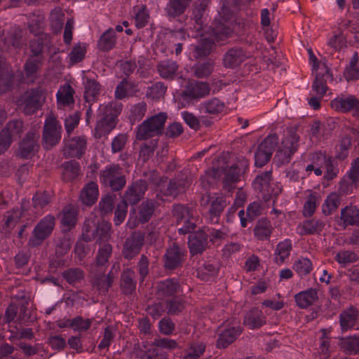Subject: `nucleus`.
I'll return each instance as SVG.
<instances>
[{
    "instance_id": "nucleus-2",
    "label": "nucleus",
    "mask_w": 359,
    "mask_h": 359,
    "mask_svg": "<svg viewBox=\"0 0 359 359\" xmlns=\"http://www.w3.org/2000/svg\"><path fill=\"white\" fill-rule=\"evenodd\" d=\"M167 118L166 113L160 112L144 120L137 127V140H146L161 135L164 133V126Z\"/></svg>"
},
{
    "instance_id": "nucleus-8",
    "label": "nucleus",
    "mask_w": 359,
    "mask_h": 359,
    "mask_svg": "<svg viewBox=\"0 0 359 359\" xmlns=\"http://www.w3.org/2000/svg\"><path fill=\"white\" fill-rule=\"evenodd\" d=\"M278 143V137L276 134L268 135L259 145L255 154V165L262 167L271 159Z\"/></svg>"
},
{
    "instance_id": "nucleus-11",
    "label": "nucleus",
    "mask_w": 359,
    "mask_h": 359,
    "mask_svg": "<svg viewBox=\"0 0 359 359\" xmlns=\"http://www.w3.org/2000/svg\"><path fill=\"white\" fill-rule=\"evenodd\" d=\"M39 135L35 131L30 130L20 142L17 150V156L22 158H29L37 152L39 144L38 140Z\"/></svg>"
},
{
    "instance_id": "nucleus-18",
    "label": "nucleus",
    "mask_w": 359,
    "mask_h": 359,
    "mask_svg": "<svg viewBox=\"0 0 359 359\" xmlns=\"http://www.w3.org/2000/svg\"><path fill=\"white\" fill-rule=\"evenodd\" d=\"M22 35L19 31L8 33L6 36L0 41V49L2 52L15 53L22 46Z\"/></svg>"
},
{
    "instance_id": "nucleus-13",
    "label": "nucleus",
    "mask_w": 359,
    "mask_h": 359,
    "mask_svg": "<svg viewBox=\"0 0 359 359\" xmlns=\"http://www.w3.org/2000/svg\"><path fill=\"white\" fill-rule=\"evenodd\" d=\"M144 242V236L140 232H133L123 244L122 254L124 258L130 260L137 256Z\"/></svg>"
},
{
    "instance_id": "nucleus-25",
    "label": "nucleus",
    "mask_w": 359,
    "mask_h": 359,
    "mask_svg": "<svg viewBox=\"0 0 359 359\" xmlns=\"http://www.w3.org/2000/svg\"><path fill=\"white\" fill-rule=\"evenodd\" d=\"M358 310L353 306H349L344 310L339 315V323L341 330L345 332L352 329L358 322Z\"/></svg>"
},
{
    "instance_id": "nucleus-39",
    "label": "nucleus",
    "mask_w": 359,
    "mask_h": 359,
    "mask_svg": "<svg viewBox=\"0 0 359 359\" xmlns=\"http://www.w3.org/2000/svg\"><path fill=\"white\" fill-rule=\"evenodd\" d=\"M156 209V202L153 200H147L138 207L139 222L144 224L149 221Z\"/></svg>"
},
{
    "instance_id": "nucleus-47",
    "label": "nucleus",
    "mask_w": 359,
    "mask_h": 359,
    "mask_svg": "<svg viewBox=\"0 0 359 359\" xmlns=\"http://www.w3.org/2000/svg\"><path fill=\"white\" fill-rule=\"evenodd\" d=\"M339 346L347 353L359 352V336L343 337L340 339Z\"/></svg>"
},
{
    "instance_id": "nucleus-36",
    "label": "nucleus",
    "mask_w": 359,
    "mask_h": 359,
    "mask_svg": "<svg viewBox=\"0 0 359 359\" xmlns=\"http://www.w3.org/2000/svg\"><path fill=\"white\" fill-rule=\"evenodd\" d=\"M255 188H260L263 193V198L268 201L273 196H277L280 191L277 183L275 181H255Z\"/></svg>"
},
{
    "instance_id": "nucleus-7",
    "label": "nucleus",
    "mask_w": 359,
    "mask_h": 359,
    "mask_svg": "<svg viewBox=\"0 0 359 359\" xmlns=\"http://www.w3.org/2000/svg\"><path fill=\"white\" fill-rule=\"evenodd\" d=\"M43 90L41 88H32L27 90L18 100L19 106L26 115H31L37 111L41 107L43 99Z\"/></svg>"
},
{
    "instance_id": "nucleus-21",
    "label": "nucleus",
    "mask_w": 359,
    "mask_h": 359,
    "mask_svg": "<svg viewBox=\"0 0 359 359\" xmlns=\"http://www.w3.org/2000/svg\"><path fill=\"white\" fill-rule=\"evenodd\" d=\"M242 329L240 325H235L224 329L219 335L217 341L218 348H225L232 344L241 334Z\"/></svg>"
},
{
    "instance_id": "nucleus-59",
    "label": "nucleus",
    "mask_w": 359,
    "mask_h": 359,
    "mask_svg": "<svg viewBox=\"0 0 359 359\" xmlns=\"http://www.w3.org/2000/svg\"><path fill=\"white\" fill-rule=\"evenodd\" d=\"M128 138L129 136L126 133H119L114 137L111 144V153L116 154L121 152L128 142Z\"/></svg>"
},
{
    "instance_id": "nucleus-34",
    "label": "nucleus",
    "mask_w": 359,
    "mask_h": 359,
    "mask_svg": "<svg viewBox=\"0 0 359 359\" xmlns=\"http://www.w3.org/2000/svg\"><path fill=\"white\" fill-rule=\"evenodd\" d=\"M163 266L165 269L172 270L180 264V248L176 242L167 249L163 257Z\"/></svg>"
},
{
    "instance_id": "nucleus-6",
    "label": "nucleus",
    "mask_w": 359,
    "mask_h": 359,
    "mask_svg": "<svg viewBox=\"0 0 359 359\" xmlns=\"http://www.w3.org/2000/svg\"><path fill=\"white\" fill-rule=\"evenodd\" d=\"M311 161L315 162L316 165L320 166L323 170L324 180H334L337 177L339 168L333 156L325 151H318L311 154Z\"/></svg>"
},
{
    "instance_id": "nucleus-37",
    "label": "nucleus",
    "mask_w": 359,
    "mask_h": 359,
    "mask_svg": "<svg viewBox=\"0 0 359 359\" xmlns=\"http://www.w3.org/2000/svg\"><path fill=\"white\" fill-rule=\"evenodd\" d=\"M292 250V242L286 239L280 242L277 245L274 253V260L276 264H282L288 259Z\"/></svg>"
},
{
    "instance_id": "nucleus-53",
    "label": "nucleus",
    "mask_w": 359,
    "mask_h": 359,
    "mask_svg": "<svg viewBox=\"0 0 359 359\" xmlns=\"http://www.w3.org/2000/svg\"><path fill=\"white\" fill-rule=\"evenodd\" d=\"M74 90L70 85L65 86L57 93V104L59 106H67L74 102Z\"/></svg>"
},
{
    "instance_id": "nucleus-19",
    "label": "nucleus",
    "mask_w": 359,
    "mask_h": 359,
    "mask_svg": "<svg viewBox=\"0 0 359 359\" xmlns=\"http://www.w3.org/2000/svg\"><path fill=\"white\" fill-rule=\"evenodd\" d=\"M297 306L302 309H306L313 305L318 300V290L309 288L297 293L294 296Z\"/></svg>"
},
{
    "instance_id": "nucleus-44",
    "label": "nucleus",
    "mask_w": 359,
    "mask_h": 359,
    "mask_svg": "<svg viewBox=\"0 0 359 359\" xmlns=\"http://www.w3.org/2000/svg\"><path fill=\"white\" fill-rule=\"evenodd\" d=\"M116 41L115 32L112 29H109L100 36L97 46L100 50L109 51L114 47Z\"/></svg>"
},
{
    "instance_id": "nucleus-54",
    "label": "nucleus",
    "mask_w": 359,
    "mask_h": 359,
    "mask_svg": "<svg viewBox=\"0 0 359 359\" xmlns=\"http://www.w3.org/2000/svg\"><path fill=\"white\" fill-rule=\"evenodd\" d=\"M299 136L292 130H290L281 142V147L289 149L292 152L295 153L299 147Z\"/></svg>"
},
{
    "instance_id": "nucleus-1",
    "label": "nucleus",
    "mask_w": 359,
    "mask_h": 359,
    "mask_svg": "<svg viewBox=\"0 0 359 359\" xmlns=\"http://www.w3.org/2000/svg\"><path fill=\"white\" fill-rule=\"evenodd\" d=\"M122 109L123 104L116 100L100 105L94 132L95 138L100 139L107 136L116 128Z\"/></svg>"
},
{
    "instance_id": "nucleus-62",
    "label": "nucleus",
    "mask_w": 359,
    "mask_h": 359,
    "mask_svg": "<svg viewBox=\"0 0 359 359\" xmlns=\"http://www.w3.org/2000/svg\"><path fill=\"white\" fill-rule=\"evenodd\" d=\"M205 350V346L203 343H193L186 351L183 359H198Z\"/></svg>"
},
{
    "instance_id": "nucleus-45",
    "label": "nucleus",
    "mask_w": 359,
    "mask_h": 359,
    "mask_svg": "<svg viewBox=\"0 0 359 359\" xmlns=\"http://www.w3.org/2000/svg\"><path fill=\"white\" fill-rule=\"evenodd\" d=\"M215 40L217 41H224L231 36L233 29L229 22L219 21L215 23L212 28Z\"/></svg>"
},
{
    "instance_id": "nucleus-3",
    "label": "nucleus",
    "mask_w": 359,
    "mask_h": 359,
    "mask_svg": "<svg viewBox=\"0 0 359 359\" xmlns=\"http://www.w3.org/2000/svg\"><path fill=\"white\" fill-rule=\"evenodd\" d=\"M248 161L244 158L237 161L228 168L215 167V165L206 170V180H217L222 177L223 180H239L245 177V172L248 169Z\"/></svg>"
},
{
    "instance_id": "nucleus-57",
    "label": "nucleus",
    "mask_w": 359,
    "mask_h": 359,
    "mask_svg": "<svg viewBox=\"0 0 359 359\" xmlns=\"http://www.w3.org/2000/svg\"><path fill=\"white\" fill-rule=\"evenodd\" d=\"M205 112L217 114L222 112L224 108V104L217 98H212L202 104Z\"/></svg>"
},
{
    "instance_id": "nucleus-16",
    "label": "nucleus",
    "mask_w": 359,
    "mask_h": 359,
    "mask_svg": "<svg viewBox=\"0 0 359 359\" xmlns=\"http://www.w3.org/2000/svg\"><path fill=\"white\" fill-rule=\"evenodd\" d=\"M325 226V222L321 219L312 218L299 223L297 233L301 236L320 233Z\"/></svg>"
},
{
    "instance_id": "nucleus-22",
    "label": "nucleus",
    "mask_w": 359,
    "mask_h": 359,
    "mask_svg": "<svg viewBox=\"0 0 359 359\" xmlns=\"http://www.w3.org/2000/svg\"><path fill=\"white\" fill-rule=\"evenodd\" d=\"M322 70L323 72L317 73L312 84V89L320 97H323L327 90V81L333 80L332 74L326 65H324Z\"/></svg>"
},
{
    "instance_id": "nucleus-4",
    "label": "nucleus",
    "mask_w": 359,
    "mask_h": 359,
    "mask_svg": "<svg viewBox=\"0 0 359 359\" xmlns=\"http://www.w3.org/2000/svg\"><path fill=\"white\" fill-rule=\"evenodd\" d=\"M226 197L219 194H205L200 200L201 206L208 210V219L212 223H217L225 208L229 205Z\"/></svg>"
},
{
    "instance_id": "nucleus-15",
    "label": "nucleus",
    "mask_w": 359,
    "mask_h": 359,
    "mask_svg": "<svg viewBox=\"0 0 359 359\" xmlns=\"http://www.w3.org/2000/svg\"><path fill=\"white\" fill-rule=\"evenodd\" d=\"M112 254V246L109 243H104L100 245L93 264L90 265V269L94 271H106L109 264V259Z\"/></svg>"
},
{
    "instance_id": "nucleus-42",
    "label": "nucleus",
    "mask_w": 359,
    "mask_h": 359,
    "mask_svg": "<svg viewBox=\"0 0 359 359\" xmlns=\"http://www.w3.org/2000/svg\"><path fill=\"white\" fill-rule=\"evenodd\" d=\"M358 60V53L355 52L344 72V76L347 81L359 79Z\"/></svg>"
},
{
    "instance_id": "nucleus-30",
    "label": "nucleus",
    "mask_w": 359,
    "mask_h": 359,
    "mask_svg": "<svg viewBox=\"0 0 359 359\" xmlns=\"http://www.w3.org/2000/svg\"><path fill=\"white\" fill-rule=\"evenodd\" d=\"M13 82V74L4 57L0 56V91H7Z\"/></svg>"
},
{
    "instance_id": "nucleus-56",
    "label": "nucleus",
    "mask_w": 359,
    "mask_h": 359,
    "mask_svg": "<svg viewBox=\"0 0 359 359\" xmlns=\"http://www.w3.org/2000/svg\"><path fill=\"white\" fill-rule=\"evenodd\" d=\"M133 11L135 14V26L138 28H142L147 25L149 20V13L145 6H141L140 7H134Z\"/></svg>"
},
{
    "instance_id": "nucleus-48",
    "label": "nucleus",
    "mask_w": 359,
    "mask_h": 359,
    "mask_svg": "<svg viewBox=\"0 0 359 359\" xmlns=\"http://www.w3.org/2000/svg\"><path fill=\"white\" fill-rule=\"evenodd\" d=\"M111 225L109 222L102 220L96 226L95 238L102 245V242L107 241L111 238Z\"/></svg>"
},
{
    "instance_id": "nucleus-49",
    "label": "nucleus",
    "mask_w": 359,
    "mask_h": 359,
    "mask_svg": "<svg viewBox=\"0 0 359 359\" xmlns=\"http://www.w3.org/2000/svg\"><path fill=\"white\" fill-rule=\"evenodd\" d=\"M177 69V62L170 60L162 61L158 65V71L165 79H172Z\"/></svg>"
},
{
    "instance_id": "nucleus-9",
    "label": "nucleus",
    "mask_w": 359,
    "mask_h": 359,
    "mask_svg": "<svg viewBox=\"0 0 359 359\" xmlns=\"http://www.w3.org/2000/svg\"><path fill=\"white\" fill-rule=\"evenodd\" d=\"M62 127L55 118L46 120L43 131V147L46 150L51 149L61 140Z\"/></svg>"
},
{
    "instance_id": "nucleus-5",
    "label": "nucleus",
    "mask_w": 359,
    "mask_h": 359,
    "mask_svg": "<svg viewBox=\"0 0 359 359\" xmlns=\"http://www.w3.org/2000/svg\"><path fill=\"white\" fill-rule=\"evenodd\" d=\"M55 225V217L48 215L36 224L33 229L32 236L28 241V246L38 247L43 243L51 234Z\"/></svg>"
},
{
    "instance_id": "nucleus-63",
    "label": "nucleus",
    "mask_w": 359,
    "mask_h": 359,
    "mask_svg": "<svg viewBox=\"0 0 359 359\" xmlns=\"http://www.w3.org/2000/svg\"><path fill=\"white\" fill-rule=\"evenodd\" d=\"M217 273V269L216 266L210 262L204 263L198 271V276L203 280H208L211 277L215 276Z\"/></svg>"
},
{
    "instance_id": "nucleus-64",
    "label": "nucleus",
    "mask_w": 359,
    "mask_h": 359,
    "mask_svg": "<svg viewBox=\"0 0 359 359\" xmlns=\"http://www.w3.org/2000/svg\"><path fill=\"white\" fill-rule=\"evenodd\" d=\"M166 91V87L163 83L156 82L148 88L147 95L152 100H159L163 97Z\"/></svg>"
},
{
    "instance_id": "nucleus-33",
    "label": "nucleus",
    "mask_w": 359,
    "mask_h": 359,
    "mask_svg": "<svg viewBox=\"0 0 359 359\" xmlns=\"http://www.w3.org/2000/svg\"><path fill=\"white\" fill-rule=\"evenodd\" d=\"M273 230V228L271 222L266 218H262L256 223L253 233L257 239L266 241L270 238Z\"/></svg>"
},
{
    "instance_id": "nucleus-28",
    "label": "nucleus",
    "mask_w": 359,
    "mask_h": 359,
    "mask_svg": "<svg viewBox=\"0 0 359 359\" xmlns=\"http://www.w3.org/2000/svg\"><path fill=\"white\" fill-rule=\"evenodd\" d=\"M120 288L126 295L131 294L135 290V273L133 269L127 268L123 271L120 278Z\"/></svg>"
},
{
    "instance_id": "nucleus-55",
    "label": "nucleus",
    "mask_w": 359,
    "mask_h": 359,
    "mask_svg": "<svg viewBox=\"0 0 359 359\" xmlns=\"http://www.w3.org/2000/svg\"><path fill=\"white\" fill-rule=\"evenodd\" d=\"M41 62V58L39 57H31L26 62L24 70L27 78H31L32 80L36 78L37 72Z\"/></svg>"
},
{
    "instance_id": "nucleus-17",
    "label": "nucleus",
    "mask_w": 359,
    "mask_h": 359,
    "mask_svg": "<svg viewBox=\"0 0 359 359\" xmlns=\"http://www.w3.org/2000/svg\"><path fill=\"white\" fill-rule=\"evenodd\" d=\"M208 235L204 231H198L189 236L188 245L191 255L203 252L208 245Z\"/></svg>"
},
{
    "instance_id": "nucleus-29",
    "label": "nucleus",
    "mask_w": 359,
    "mask_h": 359,
    "mask_svg": "<svg viewBox=\"0 0 359 359\" xmlns=\"http://www.w3.org/2000/svg\"><path fill=\"white\" fill-rule=\"evenodd\" d=\"M340 225L344 228L347 226L359 224V209L355 206H346L341 210Z\"/></svg>"
},
{
    "instance_id": "nucleus-35",
    "label": "nucleus",
    "mask_w": 359,
    "mask_h": 359,
    "mask_svg": "<svg viewBox=\"0 0 359 359\" xmlns=\"http://www.w3.org/2000/svg\"><path fill=\"white\" fill-rule=\"evenodd\" d=\"M60 169L64 180H75L81 174L80 163L75 160L64 162L61 165Z\"/></svg>"
},
{
    "instance_id": "nucleus-52",
    "label": "nucleus",
    "mask_w": 359,
    "mask_h": 359,
    "mask_svg": "<svg viewBox=\"0 0 359 359\" xmlns=\"http://www.w3.org/2000/svg\"><path fill=\"white\" fill-rule=\"evenodd\" d=\"M91 344L93 345L92 350H89V348H84L86 346V344H84V335L81 333H79L78 336H72L68 339L67 343L69 346V347L72 349H74L76 351L77 353H82L84 351H93V350L95 348V344L91 340Z\"/></svg>"
},
{
    "instance_id": "nucleus-32",
    "label": "nucleus",
    "mask_w": 359,
    "mask_h": 359,
    "mask_svg": "<svg viewBox=\"0 0 359 359\" xmlns=\"http://www.w3.org/2000/svg\"><path fill=\"white\" fill-rule=\"evenodd\" d=\"M98 196V187L94 181H90L81 190L80 199L82 203L91 206L97 201Z\"/></svg>"
},
{
    "instance_id": "nucleus-31",
    "label": "nucleus",
    "mask_w": 359,
    "mask_h": 359,
    "mask_svg": "<svg viewBox=\"0 0 359 359\" xmlns=\"http://www.w3.org/2000/svg\"><path fill=\"white\" fill-rule=\"evenodd\" d=\"M266 322V318L263 313L258 309H253L245 314L243 323L248 328L255 330L265 325Z\"/></svg>"
},
{
    "instance_id": "nucleus-43",
    "label": "nucleus",
    "mask_w": 359,
    "mask_h": 359,
    "mask_svg": "<svg viewBox=\"0 0 359 359\" xmlns=\"http://www.w3.org/2000/svg\"><path fill=\"white\" fill-rule=\"evenodd\" d=\"M77 210L72 205L65 206L62 210V224L67 228V230H70L76 224L77 222Z\"/></svg>"
},
{
    "instance_id": "nucleus-40",
    "label": "nucleus",
    "mask_w": 359,
    "mask_h": 359,
    "mask_svg": "<svg viewBox=\"0 0 359 359\" xmlns=\"http://www.w3.org/2000/svg\"><path fill=\"white\" fill-rule=\"evenodd\" d=\"M62 276L69 285H76L83 282L85 278V273L81 269L72 267L65 270Z\"/></svg>"
},
{
    "instance_id": "nucleus-58",
    "label": "nucleus",
    "mask_w": 359,
    "mask_h": 359,
    "mask_svg": "<svg viewBox=\"0 0 359 359\" xmlns=\"http://www.w3.org/2000/svg\"><path fill=\"white\" fill-rule=\"evenodd\" d=\"M5 223L4 228L13 229L22 217V211L19 208H13L12 211H7L5 215Z\"/></svg>"
},
{
    "instance_id": "nucleus-10",
    "label": "nucleus",
    "mask_w": 359,
    "mask_h": 359,
    "mask_svg": "<svg viewBox=\"0 0 359 359\" xmlns=\"http://www.w3.org/2000/svg\"><path fill=\"white\" fill-rule=\"evenodd\" d=\"M210 88L207 82L190 81L181 93V98L187 104L190 102L198 101L210 95Z\"/></svg>"
},
{
    "instance_id": "nucleus-60",
    "label": "nucleus",
    "mask_w": 359,
    "mask_h": 359,
    "mask_svg": "<svg viewBox=\"0 0 359 359\" xmlns=\"http://www.w3.org/2000/svg\"><path fill=\"white\" fill-rule=\"evenodd\" d=\"M194 75L198 78H205L211 74L213 71V63L207 61L203 63H198L193 67Z\"/></svg>"
},
{
    "instance_id": "nucleus-50",
    "label": "nucleus",
    "mask_w": 359,
    "mask_h": 359,
    "mask_svg": "<svg viewBox=\"0 0 359 359\" xmlns=\"http://www.w3.org/2000/svg\"><path fill=\"white\" fill-rule=\"evenodd\" d=\"M293 269L301 277L308 275L313 270L311 261L305 257L297 259L293 264Z\"/></svg>"
},
{
    "instance_id": "nucleus-24",
    "label": "nucleus",
    "mask_w": 359,
    "mask_h": 359,
    "mask_svg": "<svg viewBox=\"0 0 359 359\" xmlns=\"http://www.w3.org/2000/svg\"><path fill=\"white\" fill-rule=\"evenodd\" d=\"M23 132V121L21 119H13L8 121L1 130L0 136L6 138L11 144L14 139L20 137Z\"/></svg>"
},
{
    "instance_id": "nucleus-26",
    "label": "nucleus",
    "mask_w": 359,
    "mask_h": 359,
    "mask_svg": "<svg viewBox=\"0 0 359 359\" xmlns=\"http://www.w3.org/2000/svg\"><path fill=\"white\" fill-rule=\"evenodd\" d=\"M247 55L241 48H232L229 49L223 57V64L225 67L233 68L241 65Z\"/></svg>"
},
{
    "instance_id": "nucleus-23",
    "label": "nucleus",
    "mask_w": 359,
    "mask_h": 359,
    "mask_svg": "<svg viewBox=\"0 0 359 359\" xmlns=\"http://www.w3.org/2000/svg\"><path fill=\"white\" fill-rule=\"evenodd\" d=\"M106 271H94L90 269V272L93 276V285L97 287L100 291L107 292L109 288L111 287L114 279L112 271H109L107 275L104 274Z\"/></svg>"
},
{
    "instance_id": "nucleus-46",
    "label": "nucleus",
    "mask_w": 359,
    "mask_h": 359,
    "mask_svg": "<svg viewBox=\"0 0 359 359\" xmlns=\"http://www.w3.org/2000/svg\"><path fill=\"white\" fill-rule=\"evenodd\" d=\"M178 287L179 284L177 280L168 278L158 284L157 291L159 295L168 297L173 295Z\"/></svg>"
},
{
    "instance_id": "nucleus-27",
    "label": "nucleus",
    "mask_w": 359,
    "mask_h": 359,
    "mask_svg": "<svg viewBox=\"0 0 359 359\" xmlns=\"http://www.w3.org/2000/svg\"><path fill=\"white\" fill-rule=\"evenodd\" d=\"M195 213L196 210L193 207L181 206V223L183 222V226L181 227L182 233H190L196 229L197 219Z\"/></svg>"
},
{
    "instance_id": "nucleus-20",
    "label": "nucleus",
    "mask_w": 359,
    "mask_h": 359,
    "mask_svg": "<svg viewBox=\"0 0 359 359\" xmlns=\"http://www.w3.org/2000/svg\"><path fill=\"white\" fill-rule=\"evenodd\" d=\"M147 189V181H135L128 188L124 201H128L131 205H135L142 198Z\"/></svg>"
},
{
    "instance_id": "nucleus-12",
    "label": "nucleus",
    "mask_w": 359,
    "mask_h": 359,
    "mask_svg": "<svg viewBox=\"0 0 359 359\" xmlns=\"http://www.w3.org/2000/svg\"><path fill=\"white\" fill-rule=\"evenodd\" d=\"M87 139L84 135L65 140L63 154L66 158H81L86 152Z\"/></svg>"
},
{
    "instance_id": "nucleus-51",
    "label": "nucleus",
    "mask_w": 359,
    "mask_h": 359,
    "mask_svg": "<svg viewBox=\"0 0 359 359\" xmlns=\"http://www.w3.org/2000/svg\"><path fill=\"white\" fill-rule=\"evenodd\" d=\"M341 203L340 197L336 193L330 194L323 205V212L325 215H330L334 212Z\"/></svg>"
},
{
    "instance_id": "nucleus-61",
    "label": "nucleus",
    "mask_w": 359,
    "mask_h": 359,
    "mask_svg": "<svg viewBox=\"0 0 359 359\" xmlns=\"http://www.w3.org/2000/svg\"><path fill=\"white\" fill-rule=\"evenodd\" d=\"M334 259L339 264L345 266L357 262L358 260V257L352 251L343 250L337 252Z\"/></svg>"
},
{
    "instance_id": "nucleus-38",
    "label": "nucleus",
    "mask_w": 359,
    "mask_h": 359,
    "mask_svg": "<svg viewBox=\"0 0 359 359\" xmlns=\"http://www.w3.org/2000/svg\"><path fill=\"white\" fill-rule=\"evenodd\" d=\"M85 91L84 98L88 103H93L97 100V96L100 94V86L95 79H86L84 82Z\"/></svg>"
},
{
    "instance_id": "nucleus-41",
    "label": "nucleus",
    "mask_w": 359,
    "mask_h": 359,
    "mask_svg": "<svg viewBox=\"0 0 359 359\" xmlns=\"http://www.w3.org/2000/svg\"><path fill=\"white\" fill-rule=\"evenodd\" d=\"M127 171L118 164H111L105 168L102 176L104 180H126Z\"/></svg>"
},
{
    "instance_id": "nucleus-14",
    "label": "nucleus",
    "mask_w": 359,
    "mask_h": 359,
    "mask_svg": "<svg viewBox=\"0 0 359 359\" xmlns=\"http://www.w3.org/2000/svg\"><path fill=\"white\" fill-rule=\"evenodd\" d=\"M331 107L337 111L346 113L353 111L355 116H359V100L353 95L338 96L330 102Z\"/></svg>"
}]
</instances>
